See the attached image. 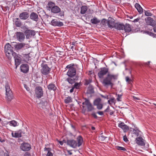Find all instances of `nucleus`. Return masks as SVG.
I'll return each mask as SVG.
<instances>
[{
	"mask_svg": "<svg viewBox=\"0 0 156 156\" xmlns=\"http://www.w3.org/2000/svg\"><path fill=\"white\" fill-rule=\"evenodd\" d=\"M117 79V76L116 75L108 73L106 77L103 80L102 84L105 87L110 86L112 87L113 85L112 83L113 80H115Z\"/></svg>",
	"mask_w": 156,
	"mask_h": 156,
	"instance_id": "f257e3e1",
	"label": "nucleus"
},
{
	"mask_svg": "<svg viewBox=\"0 0 156 156\" xmlns=\"http://www.w3.org/2000/svg\"><path fill=\"white\" fill-rule=\"evenodd\" d=\"M9 43H7L5 46V52L6 56L9 59L11 58V57L13 55V54L14 53L13 50V47Z\"/></svg>",
	"mask_w": 156,
	"mask_h": 156,
	"instance_id": "f03ea898",
	"label": "nucleus"
},
{
	"mask_svg": "<svg viewBox=\"0 0 156 156\" xmlns=\"http://www.w3.org/2000/svg\"><path fill=\"white\" fill-rule=\"evenodd\" d=\"M47 8L48 10L55 13H57L60 11V9L58 6H56L55 3L50 2L47 5Z\"/></svg>",
	"mask_w": 156,
	"mask_h": 156,
	"instance_id": "7ed1b4c3",
	"label": "nucleus"
},
{
	"mask_svg": "<svg viewBox=\"0 0 156 156\" xmlns=\"http://www.w3.org/2000/svg\"><path fill=\"white\" fill-rule=\"evenodd\" d=\"M73 64H71L68 65L66 68L69 69V70L67 73V75L69 76L72 77L75 76L76 73V70L73 66Z\"/></svg>",
	"mask_w": 156,
	"mask_h": 156,
	"instance_id": "20e7f679",
	"label": "nucleus"
},
{
	"mask_svg": "<svg viewBox=\"0 0 156 156\" xmlns=\"http://www.w3.org/2000/svg\"><path fill=\"white\" fill-rule=\"evenodd\" d=\"M6 90V99L8 101H11L13 98V95L12 92L11 90L10 86L7 83L5 84Z\"/></svg>",
	"mask_w": 156,
	"mask_h": 156,
	"instance_id": "39448f33",
	"label": "nucleus"
},
{
	"mask_svg": "<svg viewBox=\"0 0 156 156\" xmlns=\"http://www.w3.org/2000/svg\"><path fill=\"white\" fill-rule=\"evenodd\" d=\"M25 27L26 30L24 31V33L25 34L26 38L29 39L32 36H34L36 34L34 30L28 29L27 27L23 26V27Z\"/></svg>",
	"mask_w": 156,
	"mask_h": 156,
	"instance_id": "423d86ee",
	"label": "nucleus"
},
{
	"mask_svg": "<svg viewBox=\"0 0 156 156\" xmlns=\"http://www.w3.org/2000/svg\"><path fill=\"white\" fill-rule=\"evenodd\" d=\"M41 73L44 75L48 74L50 72L51 69L49 68L47 64H42L41 65Z\"/></svg>",
	"mask_w": 156,
	"mask_h": 156,
	"instance_id": "0eeeda50",
	"label": "nucleus"
},
{
	"mask_svg": "<svg viewBox=\"0 0 156 156\" xmlns=\"http://www.w3.org/2000/svg\"><path fill=\"white\" fill-rule=\"evenodd\" d=\"M12 56H13L15 59V65L16 66L15 69H16L17 66L20 64L21 58L20 55L17 54L15 52H14Z\"/></svg>",
	"mask_w": 156,
	"mask_h": 156,
	"instance_id": "6e6552de",
	"label": "nucleus"
},
{
	"mask_svg": "<svg viewBox=\"0 0 156 156\" xmlns=\"http://www.w3.org/2000/svg\"><path fill=\"white\" fill-rule=\"evenodd\" d=\"M35 95L38 98H41L43 95L42 88L40 86L37 87L35 89Z\"/></svg>",
	"mask_w": 156,
	"mask_h": 156,
	"instance_id": "1a4fd4ad",
	"label": "nucleus"
},
{
	"mask_svg": "<svg viewBox=\"0 0 156 156\" xmlns=\"http://www.w3.org/2000/svg\"><path fill=\"white\" fill-rule=\"evenodd\" d=\"M82 104L87 106L88 111H91L94 109V107L92 105L89 100L87 99H85V101L83 102Z\"/></svg>",
	"mask_w": 156,
	"mask_h": 156,
	"instance_id": "9d476101",
	"label": "nucleus"
},
{
	"mask_svg": "<svg viewBox=\"0 0 156 156\" xmlns=\"http://www.w3.org/2000/svg\"><path fill=\"white\" fill-rule=\"evenodd\" d=\"M50 24L54 27H62L63 25V23L56 19L52 20Z\"/></svg>",
	"mask_w": 156,
	"mask_h": 156,
	"instance_id": "9b49d317",
	"label": "nucleus"
},
{
	"mask_svg": "<svg viewBox=\"0 0 156 156\" xmlns=\"http://www.w3.org/2000/svg\"><path fill=\"white\" fill-rule=\"evenodd\" d=\"M108 20L107 24L108 27L111 29L114 27L116 23L114 19L111 17H109Z\"/></svg>",
	"mask_w": 156,
	"mask_h": 156,
	"instance_id": "f8f14e48",
	"label": "nucleus"
},
{
	"mask_svg": "<svg viewBox=\"0 0 156 156\" xmlns=\"http://www.w3.org/2000/svg\"><path fill=\"white\" fill-rule=\"evenodd\" d=\"M145 20L146 24L147 25L154 27L156 25L155 21L151 17H147L146 19H145Z\"/></svg>",
	"mask_w": 156,
	"mask_h": 156,
	"instance_id": "ddd939ff",
	"label": "nucleus"
},
{
	"mask_svg": "<svg viewBox=\"0 0 156 156\" xmlns=\"http://www.w3.org/2000/svg\"><path fill=\"white\" fill-rule=\"evenodd\" d=\"M108 69L105 67L101 68V70L98 73L99 77L100 78H103L104 76L108 72Z\"/></svg>",
	"mask_w": 156,
	"mask_h": 156,
	"instance_id": "4468645a",
	"label": "nucleus"
},
{
	"mask_svg": "<svg viewBox=\"0 0 156 156\" xmlns=\"http://www.w3.org/2000/svg\"><path fill=\"white\" fill-rule=\"evenodd\" d=\"M20 148L23 151H28L31 148L30 145L26 143H23L20 146Z\"/></svg>",
	"mask_w": 156,
	"mask_h": 156,
	"instance_id": "2eb2a0df",
	"label": "nucleus"
},
{
	"mask_svg": "<svg viewBox=\"0 0 156 156\" xmlns=\"http://www.w3.org/2000/svg\"><path fill=\"white\" fill-rule=\"evenodd\" d=\"M25 45V44L23 43H16L13 42L12 45L13 46L16 50H19L22 48Z\"/></svg>",
	"mask_w": 156,
	"mask_h": 156,
	"instance_id": "dca6fc26",
	"label": "nucleus"
},
{
	"mask_svg": "<svg viewBox=\"0 0 156 156\" xmlns=\"http://www.w3.org/2000/svg\"><path fill=\"white\" fill-rule=\"evenodd\" d=\"M136 142L137 144L141 146H144L145 144V140L141 137L136 138Z\"/></svg>",
	"mask_w": 156,
	"mask_h": 156,
	"instance_id": "f3484780",
	"label": "nucleus"
},
{
	"mask_svg": "<svg viewBox=\"0 0 156 156\" xmlns=\"http://www.w3.org/2000/svg\"><path fill=\"white\" fill-rule=\"evenodd\" d=\"M16 38L19 41L21 42L23 41L25 38L24 34L21 32H17L16 33Z\"/></svg>",
	"mask_w": 156,
	"mask_h": 156,
	"instance_id": "a211bd4d",
	"label": "nucleus"
},
{
	"mask_svg": "<svg viewBox=\"0 0 156 156\" xmlns=\"http://www.w3.org/2000/svg\"><path fill=\"white\" fill-rule=\"evenodd\" d=\"M67 144L68 145L74 148H76L77 147L76 141L74 140H68Z\"/></svg>",
	"mask_w": 156,
	"mask_h": 156,
	"instance_id": "6ab92c4d",
	"label": "nucleus"
},
{
	"mask_svg": "<svg viewBox=\"0 0 156 156\" xmlns=\"http://www.w3.org/2000/svg\"><path fill=\"white\" fill-rule=\"evenodd\" d=\"M29 16V15L27 12H23L20 13L19 15V17L20 19L22 20H25L27 19Z\"/></svg>",
	"mask_w": 156,
	"mask_h": 156,
	"instance_id": "aec40b11",
	"label": "nucleus"
},
{
	"mask_svg": "<svg viewBox=\"0 0 156 156\" xmlns=\"http://www.w3.org/2000/svg\"><path fill=\"white\" fill-rule=\"evenodd\" d=\"M21 71L24 73H27L29 70L28 66L27 64H22L20 67Z\"/></svg>",
	"mask_w": 156,
	"mask_h": 156,
	"instance_id": "412c9836",
	"label": "nucleus"
},
{
	"mask_svg": "<svg viewBox=\"0 0 156 156\" xmlns=\"http://www.w3.org/2000/svg\"><path fill=\"white\" fill-rule=\"evenodd\" d=\"M12 136V137L18 138L21 137V131L20 130L16 131L15 133H14L13 132H12L11 133Z\"/></svg>",
	"mask_w": 156,
	"mask_h": 156,
	"instance_id": "4be33fe9",
	"label": "nucleus"
},
{
	"mask_svg": "<svg viewBox=\"0 0 156 156\" xmlns=\"http://www.w3.org/2000/svg\"><path fill=\"white\" fill-rule=\"evenodd\" d=\"M124 25L122 23H115L114 27L118 30H121L124 29Z\"/></svg>",
	"mask_w": 156,
	"mask_h": 156,
	"instance_id": "5701e85b",
	"label": "nucleus"
},
{
	"mask_svg": "<svg viewBox=\"0 0 156 156\" xmlns=\"http://www.w3.org/2000/svg\"><path fill=\"white\" fill-rule=\"evenodd\" d=\"M77 145L78 147L81 146L83 142V139L81 136H78L77 138Z\"/></svg>",
	"mask_w": 156,
	"mask_h": 156,
	"instance_id": "b1692460",
	"label": "nucleus"
},
{
	"mask_svg": "<svg viewBox=\"0 0 156 156\" xmlns=\"http://www.w3.org/2000/svg\"><path fill=\"white\" fill-rule=\"evenodd\" d=\"M30 18L34 21L37 22L38 20V15L37 13L32 12L30 14Z\"/></svg>",
	"mask_w": 156,
	"mask_h": 156,
	"instance_id": "393cba45",
	"label": "nucleus"
},
{
	"mask_svg": "<svg viewBox=\"0 0 156 156\" xmlns=\"http://www.w3.org/2000/svg\"><path fill=\"white\" fill-rule=\"evenodd\" d=\"M118 126L122 129L124 131L128 130L129 129L128 126L125 124L123 122H121L118 125Z\"/></svg>",
	"mask_w": 156,
	"mask_h": 156,
	"instance_id": "a878e982",
	"label": "nucleus"
},
{
	"mask_svg": "<svg viewBox=\"0 0 156 156\" xmlns=\"http://www.w3.org/2000/svg\"><path fill=\"white\" fill-rule=\"evenodd\" d=\"M14 24L17 27H20L22 25V23L20 19L18 18H16L14 21Z\"/></svg>",
	"mask_w": 156,
	"mask_h": 156,
	"instance_id": "bb28decb",
	"label": "nucleus"
},
{
	"mask_svg": "<svg viewBox=\"0 0 156 156\" xmlns=\"http://www.w3.org/2000/svg\"><path fill=\"white\" fill-rule=\"evenodd\" d=\"M48 88L50 91L53 90L54 91H55L57 89L55 85L52 83L49 84L48 86Z\"/></svg>",
	"mask_w": 156,
	"mask_h": 156,
	"instance_id": "cd10ccee",
	"label": "nucleus"
},
{
	"mask_svg": "<svg viewBox=\"0 0 156 156\" xmlns=\"http://www.w3.org/2000/svg\"><path fill=\"white\" fill-rule=\"evenodd\" d=\"M135 7L140 14L142 13L143 12V9L139 4L136 3Z\"/></svg>",
	"mask_w": 156,
	"mask_h": 156,
	"instance_id": "c85d7f7f",
	"label": "nucleus"
},
{
	"mask_svg": "<svg viewBox=\"0 0 156 156\" xmlns=\"http://www.w3.org/2000/svg\"><path fill=\"white\" fill-rule=\"evenodd\" d=\"M9 125L13 127H16L19 125V123L15 120H13L8 122Z\"/></svg>",
	"mask_w": 156,
	"mask_h": 156,
	"instance_id": "c756f323",
	"label": "nucleus"
},
{
	"mask_svg": "<svg viewBox=\"0 0 156 156\" xmlns=\"http://www.w3.org/2000/svg\"><path fill=\"white\" fill-rule=\"evenodd\" d=\"M125 32H129L131 30V28L130 25L129 24H126L125 25H124V29Z\"/></svg>",
	"mask_w": 156,
	"mask_h": 156,
	"instance_id": "7c9ffc66",
	"label": "nucleus"
},
{
	"mask_svg": "<svg viewBox=\"0 0 156 156\" xmlns=\"http://www.w3.org/2000/svg\"><path fill=\"white\" fill-rule=\"evenodd\" d=\"M40 105L43 108H45L48 107L49 106V104L47 101H44L41 103L40 104Z\"/></svg>",
	"mask_w": 156,
	"mask_h": 156,
	"instance_id": "2f4dec72",
	"label": "nucleus"
},
{
	"mask_svg": "<svg viewBox=\"0 0 156 156\" xmlns=\"http://www.w3.org/2000/svg\"><path fill=\"white\" fill-rule=\"evenodd\" d=\"M78 76H76V78L74 79L70 77V78H67V80L69 83L72 84L74 83L75 80H78Z\"/></svg>",
	"mask_w": 156,
	"mask_h": 156,
	"instance_id": "473e14b6",
	"label": "nucleus"
},
{
	"mask_svg": "<svg viewBox=\"0 0 156 156\" xmlns=\"http://www.w3.org/2000/svg\"><path fill=\"white\" fill-rule=\"evenodd\" d=\"M87 10V7L86 6H83L81 8L80 13L81 14H85Z\"/></svg>",
	"mask_w": 156,
	"mask_h": 156,
	"instance_id": "72a5a7b5",
	"label": "nucleus"
},
{
	"mask_svg": "<svg viewBox=\"0 0 156 156\" xmlns=\"http://www.w3.org/2000/svg\"><path fill=\"white\" fill-rule=\"evenodd\" d=\"M82 84L81 82H80L79 83H75L73 87L76 89H79Z\"/></svg>",
	"mask_w": 156,
	"mask_h": 156,
	"instance_id": "f704fd0d",
	"label": "nucleus"
},
{
	"mask_svg": "<svg viewBox=\"0 0 156 156\" xmlns=\"http://www.w3.org/2000/svg\"><path fill=\"white\" fill-rule=\"evenodd\" d=\"M64 101L66 104L71 102L72 101V98L70 97H67L65 99Z\"/></svg>",
	"mask_w": 156,
	"mask_h": 156,
	"instance_id": "c9c22d12",
	"label": "nucleus"
},
{
	"mask_svg": "<svg viewBox=\"0 0 156 156\" xmlns=\"http://www.w3.org/2000/svg\"><path fill=\"white\" fill-rule=\"evenodd\" d=\"M90 22L94 24H97L100 22V21L96 18L91 19Z\"/></svg>",
	"mask_w": 156,
	"mask_h": 156,
	"instance_id": "e433bc0d",
	"label": "nucleus"
},
{
	"mask_svg": "<svg viewBox=\"0 0 156 156\" xmlns=\"http://www.w3.org/2000/svg\"><path fill=\"white\" fill-rule=\"evenodd\" d=\"M101 103V99L100 98H98L96 99L94 101V105L97 106Z\"/></svg>",
	"mask_w": 156,
	"mask_h": 156,
	"instance_id": "4c0bfd02",
	"label": "nucleus"
},
{
	"mask_svg": "<svg viewBox=\"0 0 156 156\" xmlns=\"http://www.w3.org/2000/svg\"><path fill=\"white\" fill-rule=\"evenodd\" d=\"M133 131L134 133L137 136H138L140 134L139 133L140 132V131L137 127H136L135 129H133Z\"/></svg>",
	"mask_w": 156,
	"mask_h": 156,
	"instance_id": "58836bf2",
	"label": "nucleus"
},
{
	"mask_svg": "<svg viewBox=\"0 0 156 156\" xmlns=\"http://www.w3.org/2000/svg\"><path fill=\"white\" fill-rule=\"evenodd\" d=\"M145 15L147 16H152V14L151 13L149 10L145 11H144Z\"/></svg>",
	"mask_w": 156,
	"mask_h": 156,
	"instance_id": "ea45409f",
	"label": "nucleus"
},
{
	"mask_svg": "<svg viewBox=\"0 0 156 156\" xmlns=\"http://www.w3.org/2000/svg\"><path fill=\"white\" fill-rule=\"evenodd\" d=\"M106 138H107L106 137L102 135V133L99 136V140H101V141H104L105 140Z\"/></svg>",
	"mask_w": 156,
	"mask_h": 156,
	"instance_id": "a19ab883",
	"label": "nucleus"
},
{
	"mask_svg": "<svg viewBox=\"0 0 156 156\" xmlns=\"http://www.w3.org/2000/svg\"><path fill=\"white\" fill-rule=\"evenodd\" d=\"M115 100L114 98H112L108 100V102L110 105H112L113 103H115Z\"/></svg>",
	"mask_w": 156,
	"mask_h": 156,
	"instance_id": "79ce46f5",
	"label": "nucleus"
},
{
	"mask_svg": "<svg viewBox=\"0 0 156 156\" xmlns=\"http://www.w3.org/2000/svg\"><path fill=\"white\" fill-rule=\"evenodd\" d=\"M126 80L127 82H128L129 84H132L133 82L132 80L130 79L129 77L128 76H126Z\"/></svg>",
	"mask_w": 156,
	"mask_h": 156,
	"instance_id": "37998d69",
	"label": "nucleus"
},
{
	"mask_svg": "<svg viewBox=\"0 0 156 156\" xmlns=\"http://www.w3.org/2000/svg\"><path fill=\"white\" fill-rule=\"evenodd\" d=\"M117 149L118 150H122V151H126V149L123 147L120 146H117L116 147Z\"/></svg>",
	"mask_w": 156,
	"mask_h": 156,
	"instance_id": "c03bdc74",
	"label": "nucleus"
},
{
	"mask_svg": "<svg viewBox=\"0 0 156 156\" xmlns=\"http://www.w3.org/2000/svg\"><path fill=\"white\" fill-rule=\"evenodd\" d=\"M97 108L99 110L101 109L103 107V105L101 103L97 105Z\"/></svg>",
	"mask_w": 156,
	"mask_h": 156,
	"instance_id": "a18cd8bd",
	"label": "nucleus"
},
{
	"mask_svg": "<svg viewBox=\"0 0 156 156\" xmlns=\"http://www.w3.org/2000/svg\"><path fill=\"white\" fill-rule=\"evenodd\" d=\"M122 94H118L117 95V99L118 101H121V98H122Z\"/></svg>",
	"mask_w": 156,
	"mask_h": 156,
	"instance_id": "49530a36",
	"label": "nucleus"
},
{
	"mask_svg": "<svg viewBox=\"0 0 156 156\" xmlns=\"http://www.w3.org/2000/svg\"><path fill=\"white\" fill-rule=\"evenodd\" d=\"M123 140L124 141L126 142H127L128 141V140L127 137L126 135H125L123 136Z\"/></svg>",
	"mask_w": 156,
	"mask_h": 156,
	"instance_id": "de8ad7c7",
	"label": "nucleus"
},
{
	"mask_svg": "<svg viewBox=\"0 0 156 156\" xmlns=\"http://www.w3.org/2000/svg\"><path fill=\"white\" fill-rule=\"evenodd\" d=\"M46 156H53V154L51 152L48 151L46 154Z\"/></svg>",
	"mask_w": 156,
	"mask_h": 156,
	"instance_id": "09e8293b",
	"label": "nucleus"
},
{
	"mask_svg": "<svg viewBox=\"0 0 156 156\" xmlns=\"http://www.w3.org/2000/svg\"><path fill=\"white\" fill-rule=\"evenodd\" d=\"M150 35L154 37H156V34H154L153 33H150Z\"/></svg>",
	"mask_w": 156,
	"mask_h": 156,
	"instance_id": "8fccbe9b",
	"label": "nucleus"
},
{
	"mask_svg": "<svg viewBox=\"0 0 156 156\" xmlns=\"http://www.w3.org/2000/svg\"><path fill=\"white\" fill-rule=\"evenodd\" d=\"M58 2L59 3H63L66 2V0H57Z\"/></svg>",
	"mask_w": 156,
	"mask_h": 156,
	"instance_id": "3c124183",
	"label": "nucleus"
},
{
	"mask_svg": "<svg viewBox=\"0 0 156 156\" xmlns=\"http://www.w3.org/2000/svg\"><path fill=\"white\" fill-rule=\"evenodd\" d=\"M51 148H46V147H45L44 148V151H50L51 150Z\"/></svg>",
	"mask_w": 156,
	"mask_h": 156,
	"instance_id": "603ef678",
	"label": "nucleus"
},
{
	"mask_svg": "<svg viewBox=\"0 0 156 156\" xmlns=\"http://www.w3.org/2000/svg\"><path fill=\"white\" fill-rule=\"evenodd\" d=\"M140 19V18H137V19H134V20L133 21V22L134 23L138 22L139 21Z\"/></svg>",
	"mask_w": 156,
	"mask_h": 156,
	"instance_id": "864d4df0",
	"label": "nucleus"
},
{
	"mask_svg": "<svg viewBox=\"0 0 156 156\" xmlns=\"http://www.w3.org/2000/svg\"><path fill=\"white\" fill-rule=\"evenodd\" d=\"M24 87L27 90V91L30 90V88H29V87H27V86L26 85L24 84Z\"/></svg>",
	"mask_w": 156,
	"mask_h": 156,
	"instance_id": "5fc2aeb1",
	"label": "nucleus"
},
{
	"mask_svg": "<svg viewBox=\"0 0 156 156\" xmlns=\"http://www.w3.org/2000/svg\"><path fill=\"white\" fill-rule=\"evenodd\" d=\"M97 113L100 115H103V112L102 111L98 112Z\"/></svg>",
	"mask_w": 156,
	"mask_h": 156,
	"instance_id": "6e6d98bb",
	"label": "nucleus"
},
{
	"mask_svg": "<svg viewBox=\"0 0 156 156\" xmlns=\"http://www.w3.org/2000/svg\"><path fill=\"white\" fill-rule=\"evenodd\" d=\"M133 99H134V100H140V99L139 98L136 97L135 96H133Z\"/></svg>",
	"mask_w": 156,
	"mask_h": 156,
	"instance_id": "4d7b16f0",
	"label": "nucleus"
},
{
	"mask_svg": "<svg viewBox=\"0 0 156 156\" xmlns=\"http://www.w3.org/2000/svg\"><path fill=\"white\" fill-rule=\"evenodd\" d=\"M92 115L95 118H97V116L95 113H92Z\"/></svg>",
	"mask_w": 156,
	"mask_h": 156,
	"instance_id": "13d9d810",
	"label": "nucleus"
},
{
	"mask_svg": "<svg viewBox=\"0 0 156 156\" xmlns=\"http://www.w3.org/2000/svg\"><path fill=\"white\" fill-rule=\"evenodd\" d=\"M24 156H30V154L29 153L27 152L25 153Z\"/></svg>",
	"mask_w": 156,
	"mask_h": 156,
	"instance_id": "bf43d9fd",
	"label": "nucleus"
},
{
	"mask_svg": "<svg viewBox=\"0 0 156 156\" xmlns=\"http://www.w3.org/2000/svg\"><path fill=\"white\" fill-rule=\"evenodd\" d=\"M74 87H73L70 90V93H72L73 91Z\"/></svg>",
	"mask_w": 156,
	"mask_h": 156,
	"instance_id": "052dcab7",
	"label": "nucleus"
},
{
	"mask_svg": "<svg viewBox=\"0 0 156 156\" xmlns=\"http://www.w3.org/2000/svg\"><path fill=\"white\" fill-rule=\"evenodd\" d=\"M90 83V82H89L88 80H86V82L85 83V84L86 85H88Z\"/></svg>",
	"mask_w": 156,
	"mask_h": 156,
	"instance_id": "680f3d73",
	"label": "nucleus"
},
{
	"mask_svg": "<svg viewBox=\"0 0 156 156\" xmlns=\"http://www.w3.org/2000/svg\"><path fill=\"white\" fill-rule=\"evenodd\" d=\"M109 106H108L107 108H106V109H105V112H107L109 110Z\"/></svg>",
	"mask_w": 156,
	"mask_h": 156,
	"instance_id": "e2e57ef3",
	"label": "nucleus"
},
{
	"mask_svg": "<svg viewBox=\"0 0 156 156\" xmlns=\"http://www.w3.org/2000/svg\"><path fill=\"white\" fill-rule=\"evenodd\" d=\"M67 151L69 155H72V153L69 150H67Z\"/></svg>",
	"mask_w": 156,
	"mask_h": 156,
	"instance_id": "0e129e2a",
	"label": "nucleus"
},
{
	"mask_svg": "<svg viewBox=\"0 0 156 156\" xmlns=\"http://www.w3.org/2000/svg\"><path fill=\"white\" fill-rule=\"evenodd\" d=\"M58 142L61 145H63V142L62 141H58Z\"/></svg>",
	"mask_w": 156,
	"mask_h": 156,
	"instance_id": "69168bd1",
	"label": "nucleus"
},
{
	"mask_svg": "<svg viewBox=\"0 0 156 156\" xmlns=\"http://www.w3.org/2000/svg\"><path fill=\"white\" fill-rule=\"evenodd\" d=\"M63 14L62 13H60L58 14V16H63Z\"/></svg>",
	"mask_w": 156,
	"mask_h": 156,
	"instance_id": "338daca9",
	"label": "nucleus"
},
{
	"mask_svg": "<svg viewBox=\"0 0 156 156\" xmlns=\"http://www.w3.org/2000/svg\"><path fill=\"white\" fill-rule=\"evenodd\" d=\"M154 32L156 33V26L154 28Z\"/></svg>",
	"mask_w": 156,
	"mask_h": 156,
	"instance_id": "774afa93",
	"label": "nucleus"
}]
</instances>
